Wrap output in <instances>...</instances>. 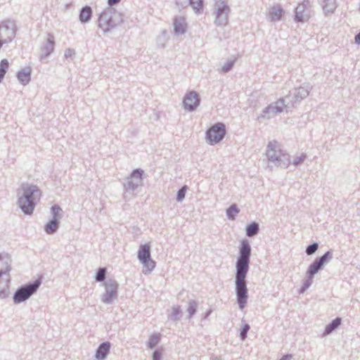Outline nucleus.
<instances>
[{
	"instance_id": "13",
	"label": "nucleus",
	"mask_w": 360,
	"mask_h": 360,
	"mask_svg": "<svg viewBox=\"0 0 360 360\" xmlns=\"http://www.w3.org/2000/svg\"><path fill=\"white\" fill-rule=\"evenodd\" d=\"M16 25L13 21H4L0 25V38L4 43L11 42L16 34Z\"/></svg>"
},
{
	"instance_id": "29",
	"label": "nucleus",
	"mask_w": 360,
	"mask_h": 360,
	"mask_svg": "<svg viewBox=\"0 0 360 360\" xmlns=\"http://www.w3.org/2000/svg\"><path fill=\"white\" fill-rule=\"evenodd\" d=\"M198 307V302L195 300H189L188 301V307L186 311L188 312V319H191L196 313Z\"/></svg>"
},
{
	"instance_id": "42",
	"label": "nucleus",
	"mask_w": 360,
	"mask_h": 360,
	"mask_svg": "<svg viewBox=\"0 0 360 360\" xmlns=\"http://www.w3.org/2000/svg\"><path fill=\"white\" fill-rule=\"evenodd\" d=\"M306 158H307V155L302 154L300 156L297 157L293 160L292 164L294 165H298L302 163L305 160Z\"/></svg>"
},
{
	"instance_id": "16",
	"label": "nucleus",
	"mask_w": 360,
	"mask_h": 360,
	"mask_svg": "<svg viewBox=\"0 0 360 360\" xmlns=\"http://www.w3.org/2000/svg\"><path fill=\"white\" fill-rule=\"evenodd\" d=\"M174 33L176 36L181 35L186 32L187 25L182 17H175L173 20Z\"/></svg>"
},
{
	"instance_id": "22",
	"label": "nucleus",
	"mask_w": 360,
	"mask_h": 360,
	"mask_svg": "<svg viewBox=\"0 0 360 360\" xmlns=\"http://www.w3.org/2000/svg\"><path fill=\"white\" fill-rule=\"evenodd\" d=\"M92 9L89 6H85L82 8L79 12V18L81 22H89L92 17Z\"/></svg>"
},
{
	"instance_id": "11",
	"label": "nucleus",
	"mask_w": 360,
	"mask_h": 360,
	"mask_svg": "<svg viewBox=\"0 0 360 360\" xmlns=\"http://www.w3.org/2000/svg\"><path fill=\"white\" fill-rule=\"evenodd\" d=\"M333 259V251L331 250L326 252L322 256L316 257L309 266L307 272L315 276L319 271L323 269Z\"/></svg>"
},
{
	"instance_id": "28",
	"label": "nucleus",
	"mask_w": 360,
	"mask_h": 360,
	"mask_svg": "<svg viewBox=\"0 0 360 360\" xmlns=\"http://www.w3.org/2000/svg\"><path fill=\"white\" fill-rule=\"evenodd\" d=\"M314 276L306 271V278L299 290L300 294H304L312 285Z\"/></svg>"
},
{
	"instance_id": "7",
	"label": "nucleus",
	"mask_w": 360,
	"mask_h": 360,
	"mask_svg": "<svg viewBox=\"0 0 360 360\" xmlns=\"http://www.w3.org/2000/svg\"><path fill=\"white\" fill-rule=\"evenodd\" d=\"M311 89V86L309 84H304L302 86L294 88L286 95V101L294 108L309 96Z\"/></svg>"
},
{
	"instance_id": "49",
	"label": "nucleus",
	"mask_w": 360,
	"mask_h": 360,
	"mask_svg": "<svg viewBox=\"0 0 360 360\" xmlns=\"http://www.w3.org/2000/svg\"><path fill=\"white\" fill-rule=\"evenodd\" d=\"M292 357V356L291 354H286L282 356V358L280 360H290Z\"/></svg>"
},
{
	"instance_id": "30",
	"label": "nucleus",
	"mask_w": 360,
	"mask_h": 360,
	"mask_svg": "<svg viewBox=\"0 0 360 360\" xmlns=\"http://www.w3.org/2000/svg\"><path fill=\"white\" fill-rule=\"evenodd\" d=\"M240 210L238 207L237 205L233 203L226 209V217L230 220H234L236 219V214H238Z\"/></svg>"
},
{
	"instance_id": "50",
	"label": "nucleus",
	"mask_w": 360,
	"mask_h": 360,
	"mask_svg": "<svg viewBox=\"0 0 360 360\" xmlns=\"http://www.w3.org/2000/svg\"><path fill=\"white\" fill-rule=\"evenodd\" d=\"M165 33H166V31H165V30L162 31V34H165Z\"/></svg>"
},
{
	"instance_id": "2",
	"label": "nucleus",
	"mask_w": 360,
	"mask_h": 360,
	"mask_svg": "<svg viewBox=\"0 0 360 360\" xmlns=\"http://www.w3.org/2000/svg\"><path fill=\"white\" fill-rule=\"evenodd\" d=\"M41 191L34 184H22L21 191L17 193V205L21 211L26 215L32 214L34 208L39 200Z\"/></svg>"
},
{
	"instance_id": "24",
	"label": "nucleus",
	"mask_w": 360,
	"mask_h": 360,
	"mask_svg": "<svg viewBox=\"0 0 360 360\" xmlns=\"http://www.w3.org/2000/svg\"><path fill=\"white\" fill-rule=\"evenodd\" d=\"M321 4L326 15L333 13L335 11L336 0H322Z\"/></svg>"
},
{
	"instance_id": "3",
	"label": "nucleus",
	"mask_w": 360,
	"mask_h": 360,
	"mask_svg": "<svg viewBox=\"0 0 360 360\" xmlns=\"http://www.w3.org/2000/svg\"><path fill=\"white\" fill-rule=\"evenodd\" d=\"M98 27L103 32H110L124 22L123 15L113 7H107L99 15Z\"/></svg>"
},
{
	"instance_id": "8",
	"label": "nucleus",
	"mask_w": 360,
	"mask_h": 360,
	"mask_svg": "<svg viewBox=\"0 0 360 360\" xmlns=\"http://www.w3.org/2000/svg\"><path fill=\"white\" fill-rule=\"evenodd\" d=\"M144 171L141 168L134 169L127 179L124 184V188L126 192L132 193L143 184Z\"/></svg>"
},
{
	"instance_id": "38",
	"label": "nucleus",
	"mask_w": 360,
	"mask_h": 360,
	"mask_svg": "<svg viewBox=\"0 0 360 360\" xmlns=\"http://www.w3.org/2000/svg\"><path fill=\"white\" fill-rule=\"evenodd\" d=\"M319 247V243L316 242H314L307 247L305 252L307 255H311L317 251Z\"/></svg>"
},
{
	"instance_id": "14",
	"label": "nucleus",
	"mask_w": 360,
	"mask_h": 360,
	"mask_svg": "<svg viewBox=\"0 0 360 360\" xmlns=\"http://www.w3.org/2000/svg\"><path fill=\"white\" fill-rule=\"evenodd\" d=\"M200 104V98L198 92L190 91L187 92L184 98L183 105L186 110L193 112Z\"/></svg>"
},
{
	"instance_id": "51",
	"label": "nucleus",
	"mask_w": 360,
	"mask_h": 360,
	"mask_svg": "<svg viewBox=\"0 0 360 360\" xmlns=\"http://www.w3.org/2000/svg\"><path fill=\"white\" fill-rule=\"evenodd\" d=\"M0 259H1V255L0 254Z\"/></svg>"
},
{
	"instance_id": "45",
	"label": "nucleus",
	"mask_w": 360,
	"mask_h": 360,
	"mask_svg": "<svg viewBox=\"0 0 360 360\" xmlns=\"http://www.w3.org/2000/svg\"><path fill=\"white\" fill-rule=\"evenodd\" d=\"M212 309H209L205 314L202 315V320L207 319L208 316L212 314Z\"/></svg>"
},
{
	"instance_id": "40",
	"label": "nucleus",
	"mask_w": 360,
	"mask_h": 360,
	"mask_svg": "<svg viewBox=\"0 0 360 360\" xmlns=\"http://www.w3.org/2000/svg\"><path fill=\"white\" fill-rule=\"evenodd\" d=\"M235 63H236V59L228 60L221 67V72H223V73L229 72L234 66Z\"/></svg>"
},
{
	"instance_id": "18",
	"label": "nucleus",
	"mask_w": 360,
	"mask_h": 360,
	"mask_svg": "<svg viewBox=\"0 0 360 360\" xmlns=\"http://www.w3.org/2000/svg\"><path fill=\"white\" fill-rule=\"evenodd\" d=\"M110 342L108 341L100 344L96 349L95 358L97 360H105L110 352Z\"/></svg>"
},
{
	"instance_id": "39",
	"label": "nucleus",
	"mask_w": 360,
	"mask_h": 360,
	"mask_svg": "<svg viewBox=\"0 0 360 360\" xmlns=\"http://www.w3.org/2000/svg\"><path fill=\"white\" fill-rule=\"evenodd\" d=\"M187 189V186L184 185L177 191L176 200L178 202H181L185 198Z\"/></svg>"
},
{
	"instance_id": "44",
	"label": "nucleus",
	"mask_w": 360,
	"mask_h": 360,
	"mask_svg": "<svg viewBox=\"0 0 360 360\" xmlns=\"http://www.w3.org/2000/svg\"><path fill=\"white\" fill-rule=\"evenodd\" d=\"M75 54V52L73 49H68L65 51L64 56L65 58H69Z\"/></svg>"
},
{
	"instance_id": "6",
	"label": "nucleus",
	"mask_w": 360,
	"mask_h": 360,
	"mask_svg": "<svg viewBox=\"0 0 360 360\" xmlns=\"http://www.w3.org/2000/svg\"><path fill=\"white\" fill-rule=\"evenodd\" d=\"M231 8L227 1H222L214 4V24L218 27H224L229 22Z\"/></svg>"
},
{
	"instance_id": "46",
	"label": "nucleus",
	"mask_w": 360,
	"mask_h": 360,
	"mask_svg": "<svg viewBox=\"0 0 360 360\" xmlns=\"http://www.w3.org/2000/svg\"><path fill=\"white\" fill-rule=\"evenodd\" d=\"M121 0H108V7H112L113 5L117 4Z\"/></svg>"
},
{
	"instance_id": "47",
	"label": "nucleus",
	"mask_w": 360,
	"mask_h": 360,
	"mask_svg": "<svg viewBox=\"0 0 360 360\" xmlns=\"http://www.w3.org/2000/svg\"><path fill=\"white\" fill-rule=\"evenodd\" d=\"M299 5L303 6V7L307 9L309 6V0H304L301 4H299Z\"/></svg>"
},
{
	"instance_id": "19",
	"label": "nucleus",
	"mask_w": 360,
	"mask_h": 360,
	"mask_svg": "<svg viewBox=\"0 0 360 360\" xmlns=\"http://www.w3.org/2000/svg\"><path fill=\"white\" fill-rule=\"evenodd\" d=\"M4 274L3 270H0V299H5L8 297L9 292V282L10 279L6 278L5 281L2 280V276Z\"/></svg>"
},
{
	"instance_id": "48",
	"label": "nucleus",
	"mask_w": 360,
	"mask_h": 360,
	"mask_svg": "<svg viewBox=\"0 0 360 360\" xmlns=\"http://www.w3.org/2000/svg\"><path fill=\"white\" fill-rule=\"evenodd\" d=\"M354 41L357 44H360V32L354 37Z\"/></svg>"
},
{
	"instance_id": "23",
	"label": "nucleus",
	"mask_w": 360,
	"mask_h": 360,
	"mask_svg": "<svg viewBox=\"0 0 360 360\" xmlns=\"http://www.w3.org/2000/svg\"><path fill=\"white\" fill-rule=\"evenodd\" d=\"M342 323V319L340 317H336L330 323H329L325 328L323 335H328L335 331Z\"/></svg>"
},
{
	"instance_id": "9",
	"label": "nucleus",
	"mask_w": 360,
	"mask_h": 360,
	"mask_svg": "<svg viewBox=\"0 0 360 360\" xmlns=\"http://www.w3.org/2000/svg\"><path fill=\"white\" fill-rule=\"evenodd\" d=\"M105 292L101 296V301L104 304H111L118 296V283L112 278H109L104 283Z\"/></svg>"
},
{
	"instance_id": "1",
	"label": "nucleus",
	"mask_w": 360,
	"mask_h": 360,
	"mask_svg": "<svg viewBox=\"0 0 360 360\" xmlns=\"http://www.w3.org/2000/svg\"><path fill=\"white\" fill-rule=\"evenodd\" d=\"M251 246L247 239L240 240L239 255L236 262L235 291L239 309L243 310L247 305L248 289L245 280L250 269Z\"/></svg>"
},
{
	"instance_id": "27",
	"label": "nucleus",
	"mask_w": 360,
	"mask_h": 360,
	"mask_svg": "<svg viewBox=\"0 0 360 360\" xmlns=\"http://www.w3.org/2000/svg\"><path fill=\"white\" fill-rule=\"evenodd\" d=\"M259 231V225L257 222L252 221L248 224L245 228V234L248 237L256 236Z\"/></svg>"
},
{
	"instance_id": "17",
	"label": "nucleus",
	"mask_w": 360,
	"mask_h": 360,
	"mask_svg": "<svg viewBox=\"0 0 360 360\" xmlns=\"http://www.w3.org/2000/svg\"><path fill=\"white\" fill-rule=\"evenodd\" d=\"M31 74H32V69L30 67H25L24 68H22L19 70L16 73V77L19 81V82L23 85L25 86L31 80Z\"/></svg>"
},
{
	"instance_id": "12",
	"label": "nucleus",
	"mask_w": 360,
	"mask_h": 360,
	"mask_svg": "<svg viewBox=\"0 0 360 360\" xmlns=\"http://www.w3.org/2000/svg\"><path fill=\"white\" fill-rule=\"evenodd\" d=\"M226 127L221 122L215 124L213 127L208 129L206 131V139L213 145L220 142L225 136Z\"/></svg>"
},
{
	"instance_id": "33",
	"label": "nucleus",
	"mask_w": 360,
	"mask_h": 360,
	"mask_svg": "<svg viewBox=\"0 0 360 360\" xmlns=\"http://www.w3.org/2000/svg\"><path fill=\"white\" fill-rule=\"evenodd\" d=\"M107 274V269L105 267H99L94 276L95 281L96 282H103L105 280Z\"/></svg>"
},
{
	"instance_id": "41",
	"label": "nucleus",
	"mask_w": 360,
	"mask_h": 360,
	"mask_svg": "<svg viewBox=\"0 0 360 360\" xmlns=\"http://www.w3.org/2000/svg\"><path fill=\"white\" fill-rule=\"evenodd\" d=\"M250 329L248 323H244L240 330V338L242 340H245L248 336V333Z\"/></svg>"
},
{
	"instance_id": "35",
	"label": "nucleus",
	"mask_w": 360,
	"mask_h": 360,
	"mask_svg": "<svg viewBox=\"0 0 360 360\" xmlns=\"http://www.w3.org/2000/svg\"><path fill=\"white\" fill-rule=\"evenodd\" d=\"M9 63L7 59H2L0 62V83L2 82L8 69Z\"/></svg>"
},
{
	"instance_id": "36",
	"label": "nucleus",
	"mask_w": 360,
	"mask_h": 360,
	"mask_svg": "<svg viewBox=\"0 0 360 360\" xmlns=\"http://www.w3.org/2000/svg\"><path fill=\"white\" fill-rule=\"evenodd\" d=\"M160 337L159 334L150 335L148 341V347L150 349L154 348L160 342Z\"/></svg>"
},
{
	"instance_id": "37",
	"label": "nucleus",
	"mask_w": 360,
	"mask_h": 360,
	"mask_svg": "<svg viewBox=\"0 0 360 360\" xmlns=\"http://www.w3.org/2000/svg\"><path fill=\"white\" fill-rule=\"evenodd\" d=\"M189 5L195 13H199L203 6V0H189Z\"/></svg>"
},
{
	"instance_id": "34",
	"label": "nucleus",
	"mask_w": 360,
	"mask_h": 360,
	"mask_svg": "<svg viewBox=\"0 0 360 360\" xmlns=\"http://www.w3.org/2000/svg\"><path fill=\"white\" fill-rule=\"evenodd\" d=\"M182 315V310L179 305L174 306L172 307V312L169 315V318L173 321H177L179 320L180 316Z\"/></svg>"
},
{
	"instance_id": "25",
	"label": "nucleus",
	"mask_w": 360,
	"mask_h": 360,
	"mask_svg": "<svg viewBox=\"0 0 360 360\" xmlns=\"http://www.w3.org/2000/svg\"><path fill=\"white\" fill-rule=\"evenodd\" d=\"M59 221L50 219L44 226V231L47 234H53L59 228Z\"/></svg>"
},
{
	"instance_id": "4",
	"label": "nucleus",
	"mask_w": 360,
	"mask_h": 360,
	"mask_svg": "<svg viewBox=\"0 0 360 360\" xmlns=\"http://www.w3.org/2000/svg\"><path fill=\"white\" fill-rule=\"evenodd\" d=\"M266 157L271 167L273 165L276 167H287L290 163V155L278 148V145L276 141H270L267 145L266 152Z\"/></svg>"
},
{
	"instance_id": "15",
	"label": "nucleus",
	"mask_w": 360,
	"mask_h": 360,
	"mask_svg": "<svg viewBox=\"0 0 360 360\" xmlns=\"http://www.w3.org/2000/svg\"><path fill=\"white\" fill-rule=\"evenodd\" d=\"M55 38L54 36L49 33L46 42L41 48V54L40 55V60H42L49 56L54 51Z\"/></svg>"
},
{
	"instance_id": "31",
	"label": "nucleus",
	"mask_w": 360,
	"mask_h": 360,
	"mask_svg": "<svg viewBox=\"0 0 360 360\" xmlns=\"http://www.w3.org/2000/svg\"><path fill=\"white\" fill-rule=\"evenodd\" d=\"M277 111L275 110V107L271 104L266 107L262 110V117L264 118L269 119L277 114Z\"/></svg>"
},
{
	"instance_id": "20",
	"label": "nucleus",
	"mask_w": 360,
	"mask_h": 360,
	"mask_svg": "<svg viewBox=\"0 0 360 360\" xmlns=\"http://www.w3.org/2000/svg\"><path fill=\"white\" fill-rule=\"evenodd\" d=\"M309 16L306 13V8L303 6H298L295 8L294 20L295 22H304L309 20Z\"/></svg>"
},
{
	"instance_id": "32",
	"label": "nucleus",
	"mask_w": 360,
	"mask_h": 360,
	"mask_svg": "<svg viewBox=\"0 0 360 360\" xmlns=\"http://www.w3.org/2000/svg\"><path fill=\"white\" fill-rule=\"evenodd\" d=\"M52 219L59 221L63 216V210L58 205H53L51 208Z\"/></svg>"
},
{
	"instance_id": "10",
	"label": "nucleus",
	"mask_w": 360,
	"mask_h": 360,
	"mask_svg": "<svg viewBox=\"0 0 360 360\" xmlns=\"http://www.w3.org/2000/svg\"><path fill=\"white\" fill-rule=\"evenodd\" d=\"M137 257L143 267L146 268L147 271L150 272L155 269V262L151 258L149 243H145L139 246Z\"/></svg>"
},
{
	"instance_id": "5",
	"label": "nucleus",
	"mask_w": 360,
	"mask_h": 360,
	"mask_svg": "<svg viewBox=\"0 0 360 360\" xmlns=\"http://www.w3.org/2000/svg\"><path fill=\"white\" fill-rule=\"evenodd\" d=\"M41 284V278H37L18 288L13 297L14 304H18L26 302L37 292Z\"/></svg>"
},
{
	"instance_id": "43",
	"label": "nucleus",
	"mask_w": 360,
	"mask_h": 360,
	"mask_svg": "<svg viewBox=\"0 0 360 360\" xmlns=\"http://www.w3.org/2000/svg\"><path fill=\"white\" fill-rule=\"evenodd\" d=\"M162 352L159 349H155L152 355V360H161Z\"/></svg>"
},
{
	"instance_id": "21",
	"label": "nucleus",
	"mask_w": 360,
	"mask_h": 360,
	"mask_svg": "<svg viewBox=\"0 0 360 360\" xmlns=\"http://www.w3.org/2000/svg\"><path fill=\"white\" fill-rule=\"evenodd\" d=\"M284 13L280 5H275L270 8L269 11V19L271 22L280 20Z\"/></svg>"
},
{
	"instance_id": "26",
	"label": "nucleus",
	"mask_w": 360,
	"mask_h": 360,
	"mask_svg": "<svg viewBox=\"0 0 360 360\" xmlns=\"http://www.w3.org/2000/svg\"><path fill=\"white\" fill-rule=\"evenodd\" d=\"M274 107H275L276 111L277 112H281L283 110V108H291L292 106H291L290 103H288V102L286 101V96H284L282 98H280L276 102H274L272 103Z\"/></svg>"
}]
</instances>
